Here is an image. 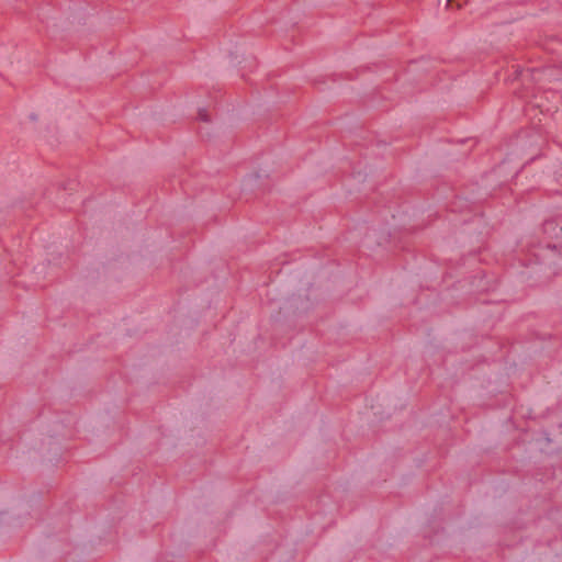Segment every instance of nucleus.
I'll return each instance as SVG.
<instances>
[{"label": "nucleus", "mask_w": 562, "mask_h": 562, "mask_svg": "<svg viewBox=\"0 0 562 562\" xmlns=\"http://www.w3.org/2000/svg\"><path fill=\"white\" fill-rule=\"evenodd\" d=\"M543 243L532 239L519 241L517 259L522 267L521 279L528 285H538L555 273L558 260L562 257V211L542 222Z\"/></svg>", "instance_id": "1"}, {"label": "nucleus", "mask_w": 562, "mask_h": 562, "mask_svg": "<svg viewBox=\"0 0 562 562\" xmlns=\"http://www.w3.org/2000/svg\"><path fill=\"white\" fill-rule=\"evenodd\" d=\"M310 308L311 302L308 297L293 295L280 307L279 314L285 318L289 328L294 329L296 327V319L305 315Z\"/></svg>", "instance_id": "2"}, {"label": "nucleus", "mask_w": 562, "mask_h": 562, "mask_svg": "<svg viewBox=\"0 0 562 562\" xmlns=\"http://www.w3.org/2000/svg\"><path fill=\"white\" fill-rule=\"evenodd\" d=\"M262 177H266L268 178V175L266 173V171H257L255 173H251L249 176H247L244 181H243V184H244V188L245 189H249L251 191H266V187L263 184H258L256 188H255V183H257Z\"/></svg>", "instance_id": "3"}, {"label": "nucleus", "mask_w": 562, "mask_h": 562, "mask_svg": "<svg viewBox=\"0 0 562 562\" xmlns=\"http://www.w3.org/2000/svg\"><path fill=\"white\" fill-rule=\"evenodd\" d=\"M78 182L76 180H67L63 183H60L59 189L64 191H75L78 187Z\"/></svg>", "instance_id": "4"}, {"label": "nucleus", "mask_w": 562, "mask_h": 562, "mask_svg": "<svg viewBox=\"0 0 562 562\" xmlns=\"http://www.w3.org/2000/svg\"><path fill=\"white\" fill-rule=\"evenodd\" d=\"M196 117L199 121L204 122V123L211 122V114H210L209 110H206V109H199Z\"/></svg>", "instance_id": "5"}, {"label": "nucleus", "mask_w": 562, "mask_h": 562, "mask_svg": "<svg viewBox=\"0 0 562 562\" xmlns=\"http://www.w3.org/2000/svg\"><path fill=\"white\" fill-rule=\"evenodd\" d=\"M355 78H356V76H353V74H352V72L333 74V75L330 76V79H331L333 81H337V80H339V79L352 80V79H355Z\"/></svg>", "instance_id": "6"}, {"label": "nucleus", "mask_w": 562, "mask_h": 562, "mask_svg": "<svg viewBox=\"0 0 562 562\" xmlns=\"http://www.w3.org/2000/svg\"><path fill=\"white\" fill-rule=\"evenodd\" d=\"M470 0H447V5L449 8L461 9L464 4H467Z\"/></svg>", "instance_id": "7"}, {"label": "nucleus", "mask_w": 562, "mask_h": 562, "mask_svg": "<svg viewBox=\"0 0 562 562\" xmlns=\"http://www.w3.org/2000/svg\"><path fill=\"white\" fill-rule=\"evenodd\" d=\"M513 68H515V70L513 71V74L508 75V77H513L514 80H518L519 77L521 76L522 69L519 66H513Z\"/></svg>", "instance_id": "8"}, {"label": "nucleus", "mask_w": 562, "mask_h": 562, "mask_svg": "<svg viewBox=\"0 0 562 562\" xmlns=\"http://www.w3.org/2000/svg\"><path fill=\"white\" fill-rule=\"evenodd\" d=\"M32 120H36V115L35 114H31L30 116Z\"/></svg>", "instance_id": "9"}, {"label": "nucleus", "mask_w": 562, "mask_h": 562, "mask_svg": "<svg viewBox=\"0 0 562 562\" xmlns=\"http://www.w3.org/2000/svg\"><path fill=\"white\" fill-rule=\"evenodd\" d=\"M4 515H5V513H4V512H1V513H0V519H1Z\"/></svg>", "instance_id": "10"}]
</instances>
